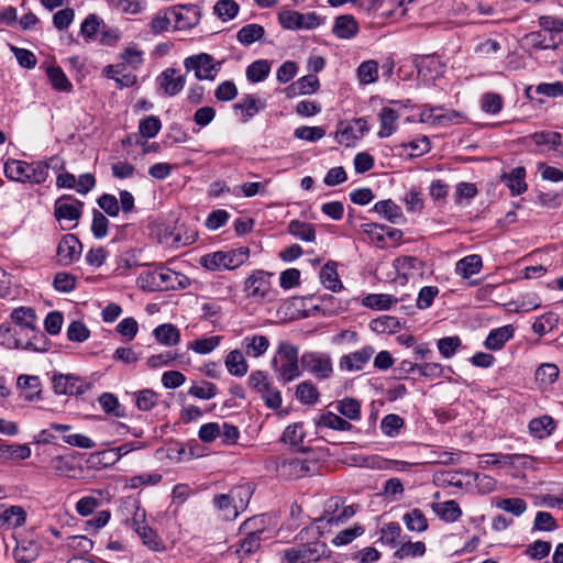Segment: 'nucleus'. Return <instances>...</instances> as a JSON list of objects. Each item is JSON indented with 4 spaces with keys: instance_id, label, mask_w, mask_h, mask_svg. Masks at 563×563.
I'll return each mask as SVG.
<instances>
[{
    "instance_id": "1",
    "label": "nucleus",
    "mask_w": 563,
    "mask_h": 563,
    "mask_svg": "<svg viewBox=\"0 0 563 563\" xmlns=\"http://www.w3.org/2000/svg\"><path fill=\"white\" fill-rule=\"evenodd\" d=\"M136 285L146 291H162L177 288H186L188 278L169 268L159 267L154 271H145L136 278Z\"/></svg>"
},
{
    "instance_id": "2",
    "label": "nucleus",
    "mask_w": 563,
    "mask_h": 563,
    "mask_svg": "<svg viewBox=\"0 0 563 563\" xmlns=\"http://www.w3.org/2000/svg\"><path fill=\"white\" fill-rule=\"evenodd\" d=\"M298 353V347L289 342L283 341L279 343L276 354L272 360V367L280 383H290L301 375Z\"/></svg>"
},
{
    "instance_id": "3",
    "label": "nucleus",
    "mask_w": 563,
    "mask_h": 563,
    "mask_svg": "<svg viewBox=\"0 0 563 563\" xmlns=\"http://www.w3.org/2000/svg\"><path fill=\"white\" fill-rule=\"evenodd\" d=\"M250 257V250L241 246L230 251H218L206 254L200 258L202 267L209 271L235 269L242 266Z\"/></svg>"
},
{
    "instance_id": "4",
    "label": "nucleus",
    "mask_w": 563,
    "mask_h": 563,
    "mask_svg": "<svg viewBox=\"0 0 563 563\" xmlns=\"http://www.w3.org/2000/svg\"><path fill=\"white\" fill-rule=\"evenodd\" d=\"M250 498V488L239 486L231 489L229 494L217 495L213 504L222 512L224 519L233 520L246 508Z\"/></svg>"
},
{
    "instance_id": "5",
    "label": "nucleus",
    "mask_w": 563,
    "mask_h": 563,
    "mask_svg": "<svg viewBox=\"0 0 563 563\" xmlns=\"http://www.w3.org/2000/svg\"><path fill=\"white\" fill-rule=\"evenodd\" d=\"M249 386L260 394L265 406L269 409H278L282 406V394L274 386L272 377L264 371H254L249 376Z\"/></svg>"
},
{
    "instance_id": "6",
    "label": "nucleus",
    "mask_w": 563,
    "mask_h": 563,
    "mask_svg": "<svg viewBox=\"0 0 563 563\" xmlns=\"http://www.w3.org/2000/svg\"><path fill=\"white\" fill-rule=\"evenodd\" d=\"M12 321L19 327L20 334L27 336L26 340H33L41 346L47 349V343L44 333L36 325L35 311L30 307H19L11 312Z\"/></svg>"
},
{
    "instance_id": "7",
    "label": "nucleus",
    "mask_w": 563,
    "mask_h": 563,
    "mask_svg": "<svg viewBox=\"0 0 563 563\" xmlns=\"http://www.w3.org/2000/svg\"><path fill=\"white\" fill-rule=\"evenodd\" d=\"M222 63L207 53H199L184 59L187 71H194L196 79L213 81L221 70Z\"/></svg>"
},
{
    "instance_id": "8",
    "label": "nucleus",
    "mask_w": 563,
    "mask_h": 563,
    "mask_svg": "<svg viewBox=\"0 0 563 563\" xmlns=\"http://www.w3.org/2000/svg\"><path fill=\"white\" fill-rule=\"evenodd\" d=\"M317 470V462L302 456H286L277 464V473L286 479H297L311 475Z\"/></svg>"
},
{
    "instance_id": "9",
    "label": "nucleus",
    "mask_w": 563,
    "mask_h": 563,
    "mask_svg": "<svg viewBox=\"0 0 563 563\" xmlns=\"http://www.w3.org/2000/svg\"><path fill=\"white\" fill-rule=\"evenodd\" d=\"M341 508V500L339 498H331L324 506L322 516L316 519L318 530H324L332 526H339L354 516L355 511L353 506H344Z\"/></svg>"
},
{
    "instance_id": "10",
    "label": "nucleus",
    "mask_w": 563,
    "mask_h": 563,
    "mask_svg": "<svg viewBox=\"0 0 563 563\" xmlns=\"http://www.w3.org/2000/svg\"><path fill=\"white\" fill-rule=\"evenodd\" d=\"M300 364L303 371L310 373L318 379H328L333 374L332 358L323 352H305L301 355Z\"/></svg>"
},
{
    "instance_id": "11",
    "label": "nucleus",
    "mask_w": 563,
    "mask_h": 563,
    "mask_svg": "<svg viewBox=\"0 0 563 563\" xmlns=\"http://www.w3.org/2000/svg\"><path fill=\"white\" fill-rule=\"evenodd\" d=\"M271 276V274L261 269L253 272L245 280L244 291L246 292V297L256 301L264 299L271 300L272 294L274 292Z\"/></svg>"
},
{
    "instance_id": "12",
    "label": "nucleus",
    "mask_w": 563,
    "mask_h": 563,
    "mask_svg": "<svg viewBox=\"0 0 563 563\" xmlns=\"http://www.w3.org/2000/svg\"><path fill=\"white\" fill-rule=\"evenodd\" d=\"M325 553V544L321 542L300 544L284 551V560L287 563H313Z\"/></svg>"
},
{
    "instance_id": "13",
    "label": "nucleus",
    "mask_w": 563,
    "mask_h": 563,
    "mask_svg": "<svg viewBox=\"0 0 563 563\" xmlns=\"http://www.w3.org/2000/svg\"><path fill=\"white\" fill-rule=\"evenodd\" d=\"M60 172L65 169V162L57 155L46 161H36L29 163L24 183L34 185L43 184L48 177V170Z\"/></svg>"
},
{
    "instance_id": "14",
    "label": "nucleus",
    "mask_w": 563,
    "mask_h": 563,
    "mask_svg": "<svg viewBox=\"0 0 563 563\" xmlns=\"http://www.w3.org/2000/svg\"><path fill=\"white\" fill-rule=\"evenodd\" d=\"M420 120L423 123L446 126L463 122V115L454 110L442 107H424L420 112Z\"/></svg>"
},
{
    "instance_id": "15",
    "label": "nucleus",
    "mask_w": 563,
    "mask_h": 563,
    "mask_svg": "<svg viewBox=\"0 0 563 563\" xmlns=\"http://www.w3.org/2000/svg\"><path fill=\"white\" fill-rule=\"evenodd\" d=\"M177 30L195 27L201 19V8L198 4H179L170 9Z\"/></svg>"
},
{
    "instance_id": "16",
    "label": "nucleus",
    "mask_w": 563,
    "mask_h": 563,
    "mask_svg": "<svg viewBox=\"0 0 563 563\" xmlns=\"http://www.w3.org/2000/svg\"><path fill=\"white\" fill-rule=\"evenodd\" d=\"M18 332L10 324H0V344L8 349H23L35 352H44L46 347L41 346L33 340H22L18 338Z\"/></svg>"
},
{
    "instance_id": "17",
    "label": "nucleus",
    "mask_w": 563,
    "mask_h": 563,
    "mask_svg": "<svg viewBox=\"0 0 563 563\" xmlns=\"http://www.w3.org/2000/svg\"><path fill=\"white\" fill-rule=\"evenodd\" d=\"M279 22L285 29H314L319 25V18L314 12L299 13L296 11H282L278 15Z\"/></svg>"
},
{
    "instance_id": "18",
    "label": "nucleus",
    "mask_w": 563,
    "mask_h": 563,
    "mask_svg": "<svg viewBox=\"0 0 563 563\" xmlns=\"http://www.w3.org/2000/svg\"><path fill=\"white\" fill-rule=\"evenodd\" d=\"M84 203L78 199L65 195L55 201L54 214L58 221H78L82 213Z\"/></svg>"
},
{
    "instance_id": "19",
    "label": "nucleus",
    "mask_w": 563,
    "mask_h": 563,
    "mask_svg": "<svg viewBox=\"0 0 563 563\" xmlns=\"http://www.w3.org/2000/svg\"><path fill=\"white\" fill-rule=\"evenodd\" d=\"M81 249L82 245L76 235L71 233L65 234L57 246V257L59 263L64 265L73 264L79 260Z\"/></svg>"
},
{
    "instance_id": "20",
    "label": "nucleus",
    "mask_w": 563,
    "mask_h": 563,
    "mask_svg": "<svg viewBox=\"0 0 563 563\" xmlns=\"http://www.w3.org/2000/svg\"><path fill=\"white\" fill-rule=\"evenodd\" d=\"M157 85L166 96L174 97L185 87L186 78L175 68H167L157 77Z\"/></svg>"
},
{
    "instance_id": "21",
    "label": "nucleus",
    "mask_w": 563,
    "mask_h": 563,
    "mask_svg": "<svg viewBox=\"0 0 563 563\" xmlns=\"http://www.w3.org/2000/svg\"><path fill=\"white\" fill-rule=\"evenodd\" d=\"M374 347L367 345L362 349L354 351L350 354L343 355L340 358L339 366L342 371L345 372H356L361 371L365 367V365L369 362L372 356L374 355Z\"/></svg>"
},
{
    "instance_id": "22",
    "label": "nucleus",
    "mask_w": 563,
    "mask_h": 563,
    "mask_svg": "<svg viewBox=\"0 0 563 563\" xmlns=\"http://www.w3.org/2000/svg\"><path fill=\"white\" fill-rule=\"evenodd\" d=\"M51 467L58 476L67 478H80L84 468L78 465L75 457L58 455L51 460Z\"/></svg>"
},
{
    "instance_id": "23",
    "label": "nucleus",
    "mask_w": 563,
    "mask_h": 563,
    "mask_svg": "<svg viewBox=\"0 0 563 563\" xmlns=\"http://www.w3.org/2000/svg\"><path fill=\"white\" fill-rule=\"evenodd\" d=\"M53 383L55 391L64 395H80L88 388L79 377L71 375L55 376Z\"/></svg>"
},
{
    "instance_id": "24",
    "label": "nucleus",
    "mask_w": 563,
    "mask_h": 563,
    "mask_svg": "<svg viewBox=\"0 0 563 563\" xmlns=\"http://www.w3.org/2000/svg\"><path fill=\"white\" fill-rule=\"evenodd\" d=\"M320 81L316 75H306L285 89L288 98H295L302 95H311L319 90Z\"/></svg>"
},
{
    "instance_id": "25",
    "label": "nucleus",
    "mask_w": 563,
    "mask_h": 563,
    "mask_svg": "<svg viewBox=\"0 0 563 563\" xmlns=\"http://www.w3.org/2000/svg\"><path fill=\"white\" fill-rule=\"evenodd\" d=\"M526 44L534 49H554L559 46L561 38L556 33L534 31L525 36Z\"/></svg>"
},
{
    "instance_id": "26",
    "label": "nucleus",
    "mask_w": 563,
    "mask_h": 563,
    "mask_svg": "<svg viewBox=\"0 0 563 563\" xmlns=\"http://www.w3.org/2000/svg\"><path fill=\"white\" fill-rule=\"evenodd\" d=\"M119 65L125 71L128 68L136 70L144 63V52L136 44L126 45L118 55Z\"/></svg>"
},
{
    "instance_id": "27",
    "label": "nucleus",
    "mask_w": 563,
    "mask_h": 563,
    "mask_svg": "<svg viewBox=\"0 0 563 563\" xmlns=\"http://www.w3.org/2000/svg\"><path fill=\"white\" fill-rule=\"evenodd\" d=\"M380 123L379 131L377 132L378 137H389L397 131V121L399 113L390 107H384L378 113Z\"/></svg>"
},
{
    "instance_id": "28",
    "label": "nucleus",
    "mask_w": 563,
    "mask_h": 563,
    "mask_svg": "<svg viewBox=\"0 0 563 563\" xmlns=\"http://www.w3.org/2000/svg\"><path fill=\"white\" fill-rule=\"evenodd\" d=\"M431 508L434 514L445 522H455L462 516V509L455 500L433 503Z\"/></svg>"
},
{
    "instance_id": "29",
    "label": "nucleus",
    "mask_w": 563,
    "mask_h": 563,
    "mask_svg": "<svg viewBox=\"0 0 563 563\" xmlns=\"http://www.w3.org/2000/svg\"><path fill=\"white\" fill-rule=\"evenodd\" d=\"M358 32V24L353 15H340L335 19L333 33L339 38H352Z\"/></svg>"
},
{
    "instance_id": "30",
    "label": "nucleus",
    "mask_w": 563,
    "mask_h": 563,
    "mask_svg": "<svg viewBox=\"0 0 563 563\" xmlns=\"http://www.w3.org/2000/svg\"><path fill=\"white\" fill-rule=\"evenodd\" d=\"M155 340L165 346H174L180 342V332L172 323H164L156 327L153 331Z\"/></svg>"
},
{
    "instance_id": "31",
    "label": "nucleus",
    "mask_w": 563,
    "mask_h": 563,
    "mask_svg": "<svg viewBox=\"0 0 563 563\" xmlns=\"http://www.w3.org/2000/svg\"><path fill=\"white\" fill-rule=\"evenodd\" d=\"M514 332L510 324L492 330L485 340V346L488 350H500L514 336Z\"/></svg>"
},
{
    "instance_id": "32",
    "label": "nucleus",
    "mask_w": 563,
    "mask_h": 563,
    "mask_svg": "<svg viewBox=\"0 0 563 563\" xmlns=\"http://www.w3.org/2000/svg\"><path fill=\"white\" fill-rule=\"evenodd\" d=\"M314 423L317 428H328L338 431H350L352 429V424L347 420L331 411L319 415L314 419Z\"/></svg>"
},
{
    "instance_id": "33",
    "label": "nucleus",
    "mask_w": 563,
    "mask_h": 563,
    "mask_svg": "<svg viewBox=\"0 0 563 563\" xmlns=\"http://www.w3.org/2000/svg\"><path fill=\"white\" fill-rule=\"evenodd\" d=\"M483 267L482 257L478 254H472L463 257L456 263L455 273L463 278L478 274Z\"/></svg>"
},
{
    "instance_id": "34",
    "label": "nucleus",
    "mask_w": 563,
    "mask_h": 563,
    "mask_svg": "<svg viewBox=\"0 0 563 563\" xmlns=\"http://www.w3.org/2000/svg\"><path fill=\"white\" fill-rule=\"evenodd\" d=\"M242 345L245 349V353L251 357L262 356L269 347V341L264 335H247L243 339Z\"/></svg>"
},
{
    "instance_id": "35",
    "label": "nucleus",
    "mask_w": 563,
    "mask_h": 563,
    "mask_svg": "<svg viewBox=\"0 0 563 563\" xmlns=\"http://www.w3.org/2000/svg\"><path fill=\"white\" fill-rule=\"evenodd\" d=\"M336 263L333 261H329L320 272V280L321 284L329 290L339 291L343 288V284L340 280Z\"/></svg>"
},
{
    "instance_id": "36",
    "label": "nucleus",
    "mask_w": 563,
    "mask_h": 563,
    "mask_svg": "<svg viewBox=\"0 0 563 563\" xmlns=\"http://www.w3.org/2000/svg\"><path fill=\"white\" fill-rule=\"evenodd\" d=\"M556 427L555 421L550 416L534 418L529 422V432L538 439H544L552 434Z\"/></svg>"
},
{
    "instance_id": "37",
    "label": "nucleus",
    "mask_w": 563,
    "mask_h": 563,
    "mask_svg": "<svg viewBox=\"0 0 563 563\" xmlns=\"http://www.w3.org/2000/svg\"><path fill=\"white\" fill-rule=\"evenodd\" d=\"M228 372L236 377L244 376L249 371V365L240 350L231 351L224 361Z\"/></svg>"
},
{
    "instance_id": "38",
    "label": "nucleus",
    "mask_w": 563,
    "mask_h": 563,
    "mask_svg": "<svg viewBox=\"0 0 563 563\" xmlns=\"http://www.w3.org/2000/svg\"><path fill=\"white\" fill-rule=\"evenodd\" d=\"M400 322L396 317L386 314L373 319L369 323V329L378 334L396 333L400 330Z\"/></svg>"
},
{
    "instance_id": "39",
    "label": "nucleus",
    "mask_w": 563,
    "mask_h": 563,
    "mask_svg": "<svg viewBox=\"0 0 563 563\" xmlns=\"http://www.w3.org/2000/svg\"><path fill=\"white\" fill-rule=\"evenodd\" d=\"M525 177L526 169L523 167H516L508 175L504 176V180L512 196H518L527 190Z\"/></svg>"
},
{
    "instance_id": "40",
    "label": "nucleus",
    "mask_w": 563,
    "mask_h": 563,
    "mask_svg": "<svg viewBox=\"0 0 563 563\" xmlns=\"http://www.w3.org/2000/svg\"><path fill=\"white\" fill-rule=\"evenodd\" d=\"M103 24V20L97 14H88L80 25V34L87 41H97Z\"/></svg>"
},
{
    "instance_id": "41",
    "label": "nucleus",
    "mask_w": 563,
    "mask_h": 563,
    "mask_svg": "<svg viewBox=\"0 0 563 563\" xmlns=\"http://www.w3.org/2000/svg\"><path fill=\"white\" fill-rule=\"evenodd\" d=\"M38 554V545L33 541L18 543L13 549V558L18 563H30L34 561Z\"/></svg>"
},
{
    "instance_id": "42",
    "label": "nucleus",
    "mask_w": 563,
    "mask_h": 563,
    "mask_svg": "<svg viewBox=\"0 0 563 563\" xmlns=\"http://www.w3.org/2000/svg\"><path fill=\"white\" fill-rule=\"evenodd\" d=\"M373 210L391 223H397L402 218L401 208L390 199L376 202Z\"/></svg>"
},
{
    "instance_id": "43",
    "label": "nucleus",
    "mask_w": 563,
    "mask_h": 563,
    "mask_svg": "<svg viewBox=\"0 0 563 563\" xmlns=\"http://www.w3.org/2000/svg\"><path fill=\"white\" fill-rule=\"evenodd\" d=\"M335 409L349 420L361 419V402L352 397H345L336 402Z\"/></svg>"
},
{
    "instance_id": "44",
    "label": "nucleus",
    "mask_w": 563,
    "mask_h": 563,
    "mask_svg": "<svg viewBox=\"0 0 563 563\" xmlns=\"http://www.w3.org/2000/svg\"><path fill=\"white\" fill-rule=\"evenodd\" d=\"M48 80L53 88L58 91L69 92L73 89L71 82L59 66H51L46 70Z\"/></svg>"
},
{
    "instance_id": "45",
    "label": "nucleus",
    "mask_w": 563,
    "mask_h": 563,
    "mask_svg": "<svg viewBox=\"0 0 563 563\" xmlns=\"http://www.w3.org/2000/svg\"><path fill=\"white\" fill-rule=\"evenodd\" d=\"M288 231L291 235L306 242H312L316 239L314 227L308 222L292 220L288 225Z\"/></svg>"
},
{
    "instance_id": "46",
    "label": "nucleus",
    "mask_w": 563,
    "mask_h": 563,
    "mask_svg": "<svg viewBox=\"0 0 563 563\" xmlns=\"http://www.w3.org/2000/svg\"><path fill=\"white\" fill-rule=\"evenodd\" d=\"M402 521L406 525L407 529L416 532H423L428 529V521L423 512L415 508L409 512L405 514L402 517Z\"/></svg>"
},
{
    "instance_id": "47",
    "label": "nucleus",
    "mask_w": 563,
    "mask_h": 563,
    "mask_svg": "<svg viewBox=\"0 0 563 563\" xmlns=\"http://www.w3.org/2000/svg\"><path fill=\"white\" fill-rule=\"evenodd\" d=\"M516 459H518V457L510 455V454L487 453V454H482L479 456V464H481V467H483V468L490 466V465L506 467L509 465H515Z\"/></svg>"
},
{
    "instance_id": "48",
    "label": "nucleus",
    "mask_w": 563,
    "mask_h": 563,
    "mask_svg": "<svg viewBox=\"0 0 563 563\" xmlns=\"http://www.w3.org/2000/svg\"><path fill=\"white\" fill-rule=\"evenodd\" d=\"M394 267L399 275L407 277L412 275L413 272H419L422 268V264L415 256H399L394 260Z\"/></svg>"
},
{
    "instance_id": "49",
    "label": "nucleus",
    "mask_w": 563,
    "mask_h": 563,
    "mask_svg": "<svg viewBox=\"0 0 563 563\" xmlns=\"http://www.w3.org/2000/svg\"><path fill=\"white\" fill-rule=\"evenodd\" d=\"M264 27L260 24H246L238 32V41L243 45H251L264 35Z\"/></svg>"
},
{
    "instance_id": "50",
    "label": "nucleus",
    "mask_w": 563,
    "mask_h": 563,
    "mask_svg": "<svg viewBox=\"0 0 563 563\" xmlns=\"http://www.w3.org/2000/svg\"><path fill=\"white\" fill-rule=\"evenodd\" d=\"M0 520L12 527H21L26 521V512L21 506H10L0 515Z\"/></svg>"
},
{
    "instance_id": "51",
    "label": "nucleus",
    "mask_w": 563,
    "mask_h": 563,
    "mask_svg": "<svg viewBox=\"0 0 563 563\" xmlns=\"http://www.w3.org/2000/svg\"><path fill=\"white\" fill-rule=\"evenodd\" d=\"M221 336L212 335L199 338L195 341L189 342L188 349L192 350L198 354H208L219 346Z\"/></svg>"
},
{
    "instance_id": "52",
    "label": "nucleus",
    "mask_w": 563,
    "mask_h": 563,
    "mask_svg": "<svg viewBox=\"0 0 563 563\" xmlns=\"http://www.w3.org/2000/svg\"><path fill=\"white\" fill-rule=\"evenodd\" d=\"M271 71V65L266 59H258L253 62L246 68V77L252 82L263 81Z\"/></svg>"
},
{
    "instance_id": "53",
    "label": "nucleus",
    "mask_w": 563,
    "mask_h": 563,
    "mask_svg": "<svg viewBox=\"0 0 563 563\" xmlns=\"http://www.w3.org/2000/svg\"><path fill=\"white\" fill-rule=\"evenodd\" d=\"M29 163L24 161L10 159L4 164V174L14 181L24 183Z\"/></svg>"
},
{
    "instance_id": "54",
    "label": "nucleus",
    "mask_w": 563,
    "mask_h": 563,
    "mask_svg": "<svg viewBox=\"0 0 563 563\" xmlns=\"http://www.w3.org/2000/svg\"><path fill=\"white\" fill-rule=\"evenodd\" d=\"M401 528L397 522H389L380 529L382 543L395 548L400 542Z\"/></svg>"
},
{
    "instance_id": "55",
    "label": "nucleus",
    "mask_w": 563,
    "mask_h": 563,
    "mask_svg": "<svg viewBox=\"0 0 563 563\" xmlns=\"http://www.w3.org/2000/svg\"><path fill=\"white\" fill-rule=\"evenodd\" d=\"M296 398L306 405H313L319 399V391L311 382H302L297 386Z\"/></svg>"
},
{
    "instance_id": "56",
    "label": "nucleus",
    "mask_w": 563,
    "mask_h": 563,
    "mask_svg": "<svg viewBox=\"0 0 563 563\" xmlns=\"http://www.w3.org/2000/svg\"><path fill=\"white\" fill-rule=\"evenodd\" d=\"M426 553V544L421 541L404 542L395 552L397 559L418 558Z\"/></svg>"
},
{
    "instance_id": "57",
    "label": "nucleus",
    "mask_w": 563,
    "mask_h": 563,
    "mask_svg": "<svg viewBox=\"0 0 563 563\" xmlns=\"http://www.w3.org/2000/svg\"><path fill=\"white\" fill-rule=\"evenodd\" d=\"M245 537L240 541L235 552L240 558H244L255 552L261 544V537L255 531L244 533Z\"/></svg>"
},
{
    "instance_id": "58",
    "label": "nucleus",
    "mask_w": 563,
    "mask_h": 563,
    "mask_svg": "<svg viewBox=\"0 0 563 563\" xmlns=\"http://www.w3.org/2000/svg\"><path fill=\"white\" fill-rule=\"evenodd\" d=\"M357 77L363 85L373 84L378 78V64L375 60L363 62L357 68Z\"/></svg>"
},
{
    "instance_id": "59",
    "label": "nucleus",
    "mask_w": 563,
    "mask_h": 563,
    "mask_svg": "<svg viewBox=\"0 0 563 563\" xmlns=\"http://www.w3.org/2000/svg\"><path fill=\"white\" fill-rule=\"evenodd\" d=\"M560 369L555 364L544 363L537 368L536 379L540 384L551 385L558 379Z\"/></svg>"
},
{
    "instance_id": "60",
    "label": "nucleus",
    "mask_w": 563,
    "mask_h": 563,
    "mask_svg": "<svg viewBox=\"0 0 563 563\" xmlns=\"http://www.w3.org/2000/svg\"><path fill=\"white\" fill-rule=\"evenodd\" d=\"M336 141L344 146H353L360 137L357 136L352 123L341 122L335 132Z\"/></svg>"
},
{
    "instance_id": "61",
    "label": "nucleus",
    "mask_w": 563,
    "mask_h": 563,
    "mask_svg": "<svg viewBox=\"0 0 563 563\" xmlns=\"http://www.w3.org/2000/svg\"><path fill=\"white\" fill-rule=\"evenodd\" d=\"M397 300L390 296L385 294L379 295H368L363 299V305L368 308L385 310L389 309L393 303H396Z\"/></svg>"
},
{
    "instance_id": "62",
    "label": "nucleus",
    "mask_w": 563,
    "mask_h": 563,
    "mask_svg": "<svg viewBox=\"0 0 563 563\" xmlns=\"http://www.w3.org/2000/svg\"><path fill=\"white\" fill-rule=\"evenodd\" d=\"M404 427V419L398 415L390 413L383 418L380 430L387 437H396Z\"/></svg>"
},
{
    "instance_id": "63",
    "label": "nucleus",
    "mask_w": 563,
    "mask_h": 563,
    "mask_svg": "<svg viewBox=\"0 0 563 563\" xmlns=\"http://www.w3.org/2000/svg\"><path fill=\"white\" fill-rule=\"evenodd\" d=\"M162 129L161 120L155 115H148L140 121L139 132L145 139H151L157 135Z\"/></svg>"
},
{
    "instance_id": "64",
    "label": "nucleus",
    "mask_w": 563,
    "mask_h": 563,
    "mask_svg": "<svg viewBox=\"0 0 563 563\" xmlns=\"http://www.w3.org/2000/svg\"><path fill=\"white\" fill-rule=\"evenodd\" d=\"M121 38L122 33L118 27L110 26L104 23L101 27L97 41H99L101 45L114 47L118 45Z\"/></svg>"
}]
</instances>
